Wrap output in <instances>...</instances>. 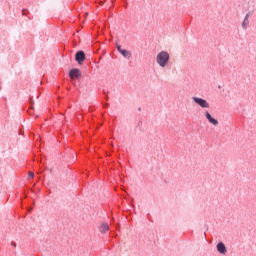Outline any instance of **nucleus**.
Returning <instances> with one entry per match:
<instances>
[{
  "instance_id": "1",
  "label": "nucleus",
  "mask_w": 256,
  "mask_h": 256,
  "mask_svg": "<svg viewBox=\"0 0 256 256\" xmlns=\"http://www.w3.org/2000/svg\"><path fill=\"white\" fill-rule=\"evenodd\" d=\"M169 52L161 51L156 56V63H158L159 67H167L169 65Z\"/></svg>"
},
{
  "instance_id": "2",
  "label": "nucleus",
  "mask_w": 256,
  "mask_h": 256,
  "mask_svg": "<svg viewBox=\"0 0 256 256\" xmlns=\"http://www.w3.org/2000/svg\"><path fill=\"white\" fill-rule=\"evenodd\" d=\"M192 100L196 105H199V107H202V109H209V102L203 98L199 97H192Z\"/></svg>"
},
{
  "instance_id": "3",
  "label": "nucleus",
  "mask_w": 256,
  "mask_h": 256,
  "mask_svg": "<svg viewBox=\"0 0 256 256\" xmlns=\"http://www.w3.org/2000/svg\"><path fill=\"white\" fill-rule=\"evenodd\" d=\"M70 79H79L81 77V70L73 68L69 72Z\"/></svg>"
},
{
  "instance_id": "4",
  "label": "nucleus",
  "mask_w": 256,
  "mask_h": 256,
  "mask_svg": "<svg viewBox=\"0 0 256 256\" xmlns=\"http://www.w3.org/2000/svg\"><path fill=\"white\" fill-rule=\"evenodd\" d=\"M75 59H76L77 63H79V65H81L83 63V61H85V52L78 51L75 55Z\"/></svg>"
},
{
  "instance_id": "5",
  "label": "nucleus",
  "mask_w": 256,
  "mask_h": 256,
  "mask_svg": "<svg viewBox=\"0 0 256 256\" xmlns=\"http://www.w3.org/2000/svg\"><path fill=\"white\" fill-rule=\"evenodd\" d=\"M205 115H206V119L209 121V123L214 125V127H217V125H219V121L213 118V116H211V113H209V111H206Z\"/></svg>"
},
{
  "instance_id": "6",
  "label": "nucleus",
  "mask_w": 256,
  "mask_h": 256,
  "mask_svg": "<svg viewBox=\"0 0 256 256\" xmlns=\"http://www.w3.org/2000/svg\"><path fill=\"white\" fill-rule=\"evenodd\" d=\"M216 249L218 253H221V255L227 254V247H225V244L223 242H219L216 246Z\"/></svg>"
},
{
  "instance_id": "7",
  "label": "nucleus",
  "mask_w": 256,
  "mask_h": 256,
  "mask_svg": "<svg viewBox=\"0 0 256 256\" xmlns=\"http://www.w3.org/2000/svg\"><path fill=\"white\" fill-rule=\"evenodd\" d=\"M100 233H107L109 231V224L107 223H101L99 226Z\"/></svg>"
},
{
  "instance_id": "8",
  "label": "nucleus",
  "mask_w": 256,
  "mask_h": 256,
  "mask_svg": "<svg viewBox=\"0 0 256 256\" xmlns=\"http://www.w3.org/2000/svg\"><path fill=\"white\" fill-rule=\"evenodd\" d=\"M247 27H249V14H246L242 22V29H247Z\"/></svg>"
},
{
  "instance_id": "9",
  "label": "nucleus",
  "mask_w": 256,
  "mask_h": 256,
  "mask_svg": "<svg viewBox=\"0 0 256 256\" xmlns=\"http://www.w3.org/2000/svg\"><path fill=\"white\" fill-rule=\"evenodd\" d=\"M120 53L123 57H126L127 59L131 58V53L128 50H123Z\"/></svg>"
},
{
  "instance_id": "10",
  "label": "nucleus",
  "mask_w": 256,
  "mask_h": 256,
  "mask_svg": "<svg viewBox=\"0 0 256 256\" xmlns=\"http://www.w3.org/2000/svg\"><path fill=\"white\" fill-rule=\"evenodd\" d=\"M28 177L29 179H33V177H35V174L33 172H29Z\"/></svg>"
},
{
  "instance_id": "11",
  "label": "nucleus",
  "mask_w": 256,
  "mask_h": 256,
  "mask_svg": "<svg viewBox=\"0 0 256 256\" xmlns=\"http://www.w3.org/2000/svg\"><path fill=\"white\" fill-rule=\"evenodd\" d=\"M117 50L119 51V53H121V51H123L124 49L121 48L120 45L117 46Z\"/></svg>"
},
{
  "instance_id": "12",
  "label": "nucleus",
  "mask_w": 256,
  "mask_h": 256,
  "mask_svg": "<svg viewBox=\"0 0 256 256\" xmlns=\"http://www.w3.org/2000/svg\"><path fill=\"white\" fill-rule=\"evenodd\" d=\"M12 247H17V244H15L14 242H11Z\"/></svg>"
}]
</instances>
